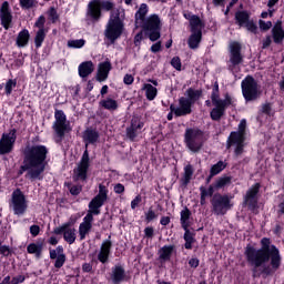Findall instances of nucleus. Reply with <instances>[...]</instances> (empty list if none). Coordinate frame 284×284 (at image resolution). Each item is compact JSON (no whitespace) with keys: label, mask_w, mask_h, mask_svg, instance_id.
I'll use <instances>...</instances> for the list:
<instances>
[{"label":"nucleus","mask_w":284,"mask_h":284,"mask_svg":"<svg viewBox=\"0 0 284 284\" xmlns=\"http://www.w3.org/2000/svg\"><path fill=\"white\" fill-rule=\"evenodd\" d=\"M219 97H221V91L219 89V82H215L211 93V101H216Z\"/></svg>","instance_id":"obj_52"},{"label":"nucleus","mask_w":284,"mask_h":284,"mask_svg":"<svg viewBox=\"0 0 284 284\" xmlns=\"http://www.w3.org/2000/svg\"><path fill=\"white\" fill-rule=\"evenodd\" d=\"M14 143H17V129H10L8 133H2L0 138V156L12 153Z\"/></svg>","instance_id":"obj_13"},{"label":"nucleus","mask_w":284,"mask_h":284,"mask_svg":"<svg viewBox=\"0 0 284 284\" xmlns=\"http://www.w3.org/2000/svg\"><path fill=\"white\" fill-rule=\"evenodd\" d=\"M192 176H194V166L192 164H187L184 166V173L182 179L180 180L181 187H185L190 185V181H192Z\"/></svg>","instance_id":"obj_37"},{"label":"nucleus","mask_w":284,"mask_h":284,"mask_svg":"<svg viewBox=\"0 0 284 284\" xmlns=\"http://www.w3.org/2000/svg\"><path fill=\"white\" fill-rule=\"evenodd\" d=\"M139 28H142V32H144L150 41L154 42L161 39V18H159V14L153 13L149 16L145 21L139 24Z\"/></svg>","instance_id":"obj_6"},{"label":"nucleus","mask_w":284,"mask_h":284,"mask_svg":"<svg viewBox=\"0 0 284 284\" xmlns=\"http://www.w3.org/2000/svg\"><path fill=\"white\" fill-rule=\"evenodd\" d=\"M225 168H227V163L223 161H219L216 164H213L210 170L211 176H216V174H221V172H223Z\"/></svg>","instance_id":"obj_44"},{"label":"nucleus","mask_w":284,"mask_h":284,"mask_svg":"<svg viewBox=\"0 0 284 284\" xmlns=\"http://www.w3.org/2000/svg\"><path fill=\"white\" fill-rule=\"evenodd\" d=\"M0 23L4 30H10L12 26V10L8 1L2 2L0 7Z\"/></svg>","instance_id":"obj_22"},{"label":"nucleus","mask_w":284,"mask_h":284,"mask_svg":"<svg viewBox=\"0 0 284 284\" xmlns=\"http://www.w3.org/2000/svg\"><path fill=\"white\" fill-rule=\"evenodd\" d=\"M65 187H68V190L72 196H79V194H81V192H83V186L81 184L72 185V183L68 182V183H65Z\"/></svg>","instance_id":"obj_45"},{"label":"nucleus","mask_w":284,"mask_h":284,"mask_svg":"<svg viewBox=\"0 0 284 284\" xmlns=\"http://www.w3.org/2000/svg\"><path fill=\"white\" fill-rule=\"evenodd\" d=\"M242 47L237 41L230 44V62L234 68L243 63V54L241 53Z\"/></svg>","instance_id":"obj_24"},{"label":"nucleus","mask_w":284,"mask_h":284,"mask_svg":"<svg viewBox=\"0 0 284 284\" xmlns=\"http://www.w3.org/2000/svg\"><path fill=\"white\" fill-rule=\"evenodd\" d=\"M17 88V79H9L4 84V94L6 97H10L12 94V90Z\"/></svg>","instance_id":"obj_46"},{"label":"nucleus","mask_w":284,"mask_h":284,"mask_svg":"<svg viewBox=\"0 0 284 284\" xmlns=\"http://www.w3.org/2000/svg\"><path fill=\"white\" fill-rule=\"evenodd\" d=\"M212 212L216 216H225L229 210H232V200L229 195L215 193L211 199Z\"/></svg>","instance_id":"obj_10"},{"label":"nucleus","mask_w":284,"mask_h":284,"mask_svg":"<svg viewBox=\"0 0 284 284\" xmlns=\"http://www.w3.org/2000/svg\"><path fill=\"white\" fill-rule=\"evenodd\" d=\"M156 219H159V214L154 211V206H150L145 213L146 223H152V221H156Z\"/></svg>","instance_id":"obj_47"},{"label":"nucleus","mask_w":284,"mask_h":284,"mask_svg":"<svg viewBox=\"0 0 284 284\" xmlns=\"http://www.w3.org/2000/svg\"><path fill=\"white\" fill-rule=\"evenodd\" d=\"M143 32L144 31H140L139 33L135 34V37H134V45L135 47L141 45V41H143Z\"/></svg>","instance_id":"obj_64"},{"label":"nucleus","mask_w":284,"mask_h":284,"mask_svg":"<svg viewBox=\"0 0 284 284\" xmlns=\"http://www.w3.org/2000/svg\"><path fill=\"white\" fill-rule=\"evenodd\" d=\"M79 77L88 79L94 72V63L92 61H84L78 67Z\"/></svg>","instance_id":"obj_34"},{"label":"nucleus","mask_w":284,"mask_h":284,"mask_svg":"<svg viewBox=\"0 0 284 284\" xmlns=\"http://www.w3.org/2000/svg\"><path fill=\"white\" fill-rule=\"evenodd\" d=\"M104 12H111L109 22L123 23L121 14H125L124 9H114V2L108 0H90L87 7V17L92 23L101 21Z\"/></svg>","instance_id":"obj_3"},{"label":"nucleus","mask_w":284,"mask_h":284,"mask_svg":"<svg viewBox=\"0 0 284 284\" xmlns=\"http://www.w3.org/2000/svg\"><path fill=\"white\" fill-rule=\"evenodd\" d=\"M112 235H109L108 240H104L100 246V252L98 253V261L105 265L110 261V254H112Z\"/></svg>","instance_id":"obj_23"},{"label":"nucleus","mask_w":284,"mask_h":284,"mask_svg":"<svg viewBox=\"0 0 284 284\" xmlns=\"http://www.w3.org/2000/svg\"><path fill=\"white\" fill-rule=\"evenodd\" d=\"M100 108H103L104 110H109V112H114L119 110V102L112 98L103 99L99 102Z\"/></svg>","instance_id":"obj_39"},{"label":"nucleus","mask_w":284,"mask_h":284,"mask_svg":"<svg viewBox=\"0 0 284 284\" xmlns=\"http://www.w3.org/2000/svg\"><path fill=\"white\" fill-rule=\"evenodd\" d=\"M11 203L13 207V213L17 216L26 214V211L28 210V201L26 200V194H23V191H21V189H17L12 192Z\"/></svg>","instance_id":"obj_14"},{"label":"nucleus","mask_w":284,"mask_h":284,"mask_svg":"<svg viewBox=\"0 0 284 284\" xmlns=\"http://www.w3.org/2000/svg\"><path fill=\"white\" fill-rule=\"evenodd\" d=\"M245 152V143L235 144L234 156H241Z\"/></svg>","instance_id":"obj_56"},{"label":"nucleus","mask_w":284,"mask_h":284,"mask_svg":"<svg viewBox=\"0 0 284 284\" xmlns=\"http://www.w3.org/2000/svg\"><path fill=\"white\" fill-rule=\"evenodd\" d=\"M110 278L113 284H122L128 281V274H125V267L121 264H116L111 268Z\"/></svg>","instance_id":"obj_25"},{"label":"nucleus","mask_w":284,"mask_h":284,"mask_svg":"<svg viewBox=\"0 0 284 284\" xmlns=\"http://www.w3.org/2000/svg\"><path fill=\"white\" fill-rule=\"evenodd\" d=\"M213 105H217L221 108L224 112H226L227 108L230 105L234 108L236 104L234 103V98L230 95V93L224 94V99L222 100L221 97L215 98V100H212Z\"/></svg>","instance_id":"obj_31"},{"label":"nucleus","mask_w":284,"mask_h":284,"mask_svg":"<svg viewBox=\"0 0 284 284\" xmlns=\"http://www.w3.org/2000/svg\"><path fill=\"white\" fill-rule=\"evenodd\" d=\"M241 143H245V135L232 131L226 140V149L230 150L232 145H240Z\"/></svg>","instance_id":"obj_36"},{"label":"nucleus","mask_w":284,"mask_h":284,"mask_svg":"<svg viewBox=\"0 0 284 284\" xmlns=\"http://www.w3.org/2000/svg\"><path fill=\"white\" fill-rule=\"evenodd\" d=\"M71 225L72 222H65L61 226L53 229V234L57 236L63 234V239L69 245H72L77 241V230L72 229Z\"/></svg>","instance_id":"obj_17"},{"label":"nucleus","mask_w":284,"mask_h":284,"mask_svg":"<svg viewBox=\"0 0 284 284\" xmlns=\"http://www.w3.org/2000/svg\"><path fill=\"white\" fill-rule=\"evenodd\" d=\"M247 128V121L246 120H241L240 124H239V130L235 131L239 134H242L243 136H245V130Z\"/></svg>","instance_id":"obj_55"},{"label":"nucleus","mask_w":284,"mask_h":284,"mask_svg":"<svg viewBox=\"0 0 284 284\" xmlns=\"http://www.w3.org/2000/svg\"><path fill=\"white\" fill-rule=\"evenodd\" d=\"M171 65L174 68V70H178V72H181L182 63H181V58L180 57H173L171 59Z\"/></svg>","instance_id":"obj_51"},{"label":"nucleus","mask_w":284,"mask_h":284,"mask_svg":"<svg viewBox=\"0 0 284 284\" xmlns=\"http://www.w3.org/2000/svg\"><path fill=\"white\" fill-rule=\"evenodd\" d=\"M186 95L181 97L179 99V105L180 108H176L174 104L170 105L171 112H174L175 116H187V114H192V105L203 97V90H194L192 88H189L186 90Z\"/></svg>","instance_id":"obj_4"},{"label":"nucleus","mask_w":284,"mask_h":284,"mask_svg":"<svg viewBox=\"0 0 284 284\" xmlns=\"http://www.w3.org/2000/svg\"><path fill=\"white\" fill-rule=\"evenodd\" d=\"M260 248L248 244L244 250L246 263L251 268L253 278H267L274 276L281 270L283 257L281 251L270 237H263L260 241Z\"/></svg>","instance_id":"obj_1"},{"label":"nucleus","mask_w":284,"mask_h":284,"mask_svg":"<svg viewBox=\"0 0 284 284\" xmlns=\"http://www.w3.org/2000/svg\"><path fill=\"white\" fill-rule=\"evenodd\" d=\"M82 139L85 143V148H88V145H97V143H99V139H101V134L97 129L88 128L83 131Z\"/></svg>","instance_id":"obj_26"},{"label":"nucleus","mask_w":284,"mask_h":284,"mask_svg":"<svg viewBox=\"0 0 284 284\" xmlns=\"http://www.w3.org/2000/svg\"><path fill=\"white\" fill-rule=\"evenodd\" d=\"M141 201H143V197H141V194L136 195L132 201H131V210H136L138 205H140Z\"/></svg>","instance_id":"obj_58"},{"label":"nucleus","mask_w":284,"mask_h":284,"mask_svg":"<svg viewBox=\"0 0 284 284\" xmlns=\"http://www.w3.org/2000/svg\"><path fill=\"white\" fill-rule=\"evenodd\" d=\"M83 45H85V40L83 39L68 41V48L81 49Z\"/></svg>","instance_id":"obj_48"},{"label":"nucleus","mask_w":284,"mask_h":284,"mask_svg":"<svg viewBox=\"0 0 284 284\" xmlns=\"http://www.w3.org/2000/svg\"><path fill=\"white\" fill-rule=\"evenodd\" d=\"M49 19L52 23H57L59 21V13L57 12V9L54 7H50L48 10Z\"/></svg>","instance_id":"obj_49"},{"label":"nucleus","mask_w":284,"mask_h":284,"mask_svg":"<svg viewBox=\"0 0 284 284\" xmlns=\"http://www.w3.org/2000/svg\"><path fill=\"white\" fill-rule=\"evenodd\" d=\"M271 34H272V39H273V43H275L276 45H281L284 41V29H283V21L282 20H277L272 30H271Z\"/></svg>","instance_id":"obj_27"},{"label":"nucleus","mask_w":284,"mask_h":284,"mask_svg":"<svg viewBox=\"0 0 284 284\" xmlns=\"http://www.w3.org/2000/svg\"><path fill=\"white\" fill-rule=\"evenodd\" d=\"M94 222V216L85 215L83 222L79 225V236L80 241H85V236L90 234L92 230V223Z\"/></svg>","instance_id":"obj_29"},{"label":"nucleus","mask_w":284,"mask_h":284,"mask_svg":"<svg viewBox=\"0 0 284 284\" xmlns=\"http://www.w3.org/2000/svg\"><path fill=\"white\" fill-rule=\"evenodd\" d=\"M111 70H112V62H110V60L101 62L98 68L97 81H99L100 83H103V81H106Z\"/></svg>","instance_id":"obj_30"},{"label":"nucleus","mask_w":284,"mask_h":284,"mask_svg":"<svg viewBox=\"0 0 284 284\" xmlns=\"http://www.w3.org/2000/svg\"><path fill=\"white\" fill-rule=\"evenodd\" d=\"M204 136L205 132H203V130L199 128H187L184 132V143L191 152L196 154L203 150L205 143Z\"/></svg>","instance_id":"obj_5"},{"label":"nucleus","mask_w":284,"mask_h":284,"mask_svg":"<svg viewBox=\"0 0 284 284\" xmlns=\"http://www.w3.org/2000/svg\"><path fill=\"white\" fill-rule=\"evenodd\" d=\"M22 10H31L34 7V0H19Z\"/></svg>","instance_id":"obj_50"},{"label":"nucleus","mask_w":284,"mask_h":284,"mask_svg":"<svg viewBox=\"0 0 284 284\" xmlns=\"http://www.w3.org/2000/svg\"><path fill=\"white\" fill-rule=\"evenodd\" d=\"M207 199V193L205 192V186H200V205H205Z\"/></svg>","instance_id":"obj_54"},{"label":"nucleus","mask_w":284,"mask_h":284,"mask_svg":"<svg viewBox=\"0 0 284 284\" xmlns=\"http://www.w3.org/2000/svg\"><path fill=\"white\" fill-rule=\"evenodd\" d=\"M145 123L141 121V116L133 115L130 122V125L125 130L126 139L129 141H136V136H139V130H143Z\"/></svg>","instance_id":"obj_19"},{"label":"nucleus","mask_w":284,"mask_h":284,"mask_svg":"<svg viewBox=\"0 0 284 284\" xmlns=\"http://www.w3.org/2000/svg\"><path fill=\"white\" fill-rule=\"evenodd\" d=\"M175 246L174 245H164L159 251V261L160 263H168V261L172 260V254H174Z\"/></svg>","instance_id":"obj_33"},{"label":"nucleus","mask_w":284,"mask_h":284,"mask_svg":"<svg viewBox=\"0 0 284 284\" xmlns=\"http://www.w3.org/2000/svg\"><path fill=\"white\" fill-rule=\"evenodd\" d=\"M225 116V112L222 110L221 106L214 105V108L210 112V118L212 121H221Z\"/></svg>","instance_id":"obj_43"},{"label":"nucleus","mask_w":284,"mask_h":284,"mask_svg":"<svg viewBox=\"0 0 284 284\" xmlns=\"http://www.w3.org/2000/svg\"><path fill=\"white\" fill-rule=\"evenodd\" d=\"M252 13L247 10H239L235 12V22L240 28H246L252 34H258V26L251 19Z\"/></svg>","instance_id":"obj_12"},{"label":"nucleus","mask_w":284,"mask_h":284,"mask_svg":"<svg viewBox=\"0 0 284 284\" xmlns=\"http://www.w3.org/2000/svg\"><path fill=\"white\" fill-rule=\"evenodd\" d=\"M30 43V31L28 29H22L16 39V45L19 48H26Z\"/></svg>","instance_id":"obj_38"},{"label":"nucleus","mask_w":284,"mask_h":284,"mask_svg":"<svg viewBox=\"0 0 284 284\" xmlns=\"http://www.w3.org/2000/svg\"><path fill=\"white\" fill-rule=\"evenodd\" d=\"M26 283V275H17L11 278V284Z\"/></svg>","instance_id":"obj_60"},{"label":"nucleus","mask_w":284,"mask_h":284,"mask_svg":"<svg viewBox=\"0 0 284 284\" xmlns=\"http://www.w3.org/2000/svg\"><path fill=\"white\" fill-rule=\"evenodd\" d=\"M30 234L33 237L39 236V234H41V226L33 224L30 226Z\"/></svg>","instance_id":"obj_57"},{"label":"nucleus","mask_w":284,"mask_h":284,"mask_svg":"<svg viewBox=\"0 0 284 284\" xmlns=\"http://www.w3.org/2000/svg\"><path fill=\"white\" fill-rule=\"evenodd\" d=\"M161 50H163V47L161 45V41H158L151 45V52H153V54H156V52H161Z\"/></svg>","instance_id":"obj_63"},{"label":"nucleus","mask_w":284,"mask_h":284,"mask_svg":"<svg viewBox=\"0 0 284 284\" xmlns=\"http://www.w3.org/2000/svg\"><path fill=\"white\" fill-rule=\"evenodd\" d=\"M33 27L38 28L34 37V47L37 50L43 45V41H45V37H48V29H45V16H40Z\"/></svg>","instance_id":"obj_18"},{"label":"nucleus","mask_w":284,"mask_h":284,"mask_svg":"<svg viewBox=\"0 0 284 284\" xmlns=\"http://www.w3.org/2000/svg\"><path fill=\"white\" fill-rule=\"evenodd\" d=\"M202 41L203 31H191V36L187 39V45L190 50H199Z\"/></svg>","instance_id":"obj_32"},{"label":"nucleus","mask_w":284,"mask_h":284,"mask_svg":"<svg viewBox=\"0 0 284 284\" xmlns=\"http://www.w3.org/2000/svg\"><path fill=\"white\" fill-rule=\"evenodd\" d=\"M258 192H261V183L256 182L244 195L243 205H246L251 212L258 210Z\"/></svg>","instance_id":"obj_15"},{"label":"nucleus","mask_w":284,"mask_h":284,"mask_svg":"<svg viewBox=\"0 0 284 284\" xmlns=\"http://www.w3.org/2000/svg\"><path fill=\"white\" fill-rule=\"evenodd\" d=\"M49 256L51 261H55V270H61L65 265V261H68L63 245H58L55 248L49 247Z\"/></svg>","instance_id":"obj_20"},{"label":"nucleus","mask_w":284,"mask_h":284,"mask_svg":"<svg viewBox=\"0 0 284 284\" xmlns=\"http://www.w3.org/2000/svg\"><path fill=\"white\" fill-rule=\"evenodd\" d=\"M125 28L124 23L120 22H108L104 30V37L110 41V43H116V40L121 39L123 30Z\"/></svg>","instance_id":"obj_16"},{"label":"nucleus","mask_w":284,"mask_h":284,"mask_svg":"<svg viewBox=\"0 0 284 284\" xmlns=\"http://www.w3.org/2000/svg\"><path fill=\"white\" fill-rule=\"evenodd\" d=\"M109 193H110V190H108V186H105V184H99V192L90 201L87 216H99V214H101V207L105 205Z\"/></svg>","instance_id":"obj_9"},{"label":"nucleus","mask_w":284,"mask_h":284,"mask_svg":"<svg viewBox=\"0 0 284 284\" xmlns=\"http://www.w3.org/2000/svg\"><path fill=\"white\" fill-rule=\"evenodd\" d=\"M241 89L245 103H254L261 99L262 92L258 90V82L254 77L246 75L241 82Z\"/></svg>","instance_id":"obj_7"},{"label":"nucleus","mask_w":284,"mask_h":284,"mask_svg":"<svg viewBox=\"0 0 284 284\" xmlns=\"http://www.w3.org/2000/svg\"><path fill=\"white\" fill-rule=\"evenodd\" d=\"M54 119L53 130L59 139L57 143H60L65 138V132H70L72 129L70 128V123H68V116L63 110H55Z\"/></svg>","instance_id":"obj_11"},{"label":"nucleus","mask_w":284,"mask_h":284,"mask_svg":"<svg viewBox=\"0 0 284 284\" xmlns=\"http://www.w3.org/2000/svg\"><path fill=\"white\" fill-rule=\"evenodd\" d=\"M148 12H149V8L146 3H141L140 8L136 10L135 16H134V26L135 28H139V26H141V23H143V21H145L148 18Z\"/></svg>","instance_id":"obj_35"},{"label":"nucleus","mask_w":284,"mask_h":284,"mask_svg":"<svg viewBox=\"0 0 284 284\" xmlns=\"http://www.w3.org/2000/svg\"><path fill=\"white\" fill-rule=\"evenodd\" d=\"M48 154L50 151L43 144L26 145L22 150V165L19 168L18 176H22L27 172L26 179L30 181L43 180L42 174L48 165Z\"/></svg>","instance_id":"obj_2"},{"label":"nucleus","mask_w":284,"mask_h":284,"mask_svg":"<svg viewBox=\"0 0 284 284\" xmlns=\"http://www.w3.org/2000/svg\"><path fill=\"white\" fill-rule=\"evenodd\" d=\"M232 183V176L230 175H224L219 178L215 181V190H223V187H227V185H230Z\"/></svg>","instance_id":"obj_42"},{"label":"nucleus","mask_w":284,"mask_h":284,"mask_svg":"<svg viewBox=\"0 0 284 284\" xmlns=\"http://www.w3.org/2000/svg\"><path fill=\"white\" fill-rule=\"evenodd\" d=\"M192 216V211L187 206L184 207V210L180 213V223L182 229L184 230V248L185 250H192V245L196 243V233L190 231V217Z\"/></svg>","instance_id":"obj_8"},{"label":"nucleus","mask_w":284,"mask_h":284,"mask_svg":"<svg viewBox=\"0 0 284 284\" xmlns=\"http://www.w3.org/2000/svg\"><path fill=\"white\" fill-rule=\"evenodd\" d=\"M144 236H145V239H154V227L146 226L144 229Z\"/></svg>","instance_id":"obj_61"},{"label":"nucleus","mask_w":284,"mask_h":284,"mask_svg":"<svg viewBox=\"0 0 284 284\" xmlns=\"http://www.w3.org/2000/svg\"><path fill=\"white\" fill-rule=\"evenodd\" d=\"M88 170H90V152L88 149L84 150L80 163L77 169V179L80 181L88 180Z\"/></svg>","instance_id":"obj_21"},{"label":"nucleus","mask_w":284,"mask_h":284,"mask_svg":"<svg viewBox=\"0 0 284 284\" xmlns=\"http://www.w3.org/2000/svg\"><path fill=\"white\" fill-rule=\"evenodd\" d=\"M258 26H260V30H262V32H267V30H271L272 28V21H264V20H258Z\"/></svg>","instance_id":"obj_53"},{"label":"nucleus","mask_w":284,"mask_h":284,"mask_svg":"<svg viewBox=\"0 0 284 284\" xmlns=\"http://www.w3.org/2000/svg\"><path fill=\"white\" fill-rule=\"evenodd\" d=\"M201 265V261L197 257H191L189 260V266L192 267L193 270H196Z\"/></svg>","instance_id":"obj_62"},{"label":"nucleus","mask_w":284,"mask_h":284,"mask_svg":"<svg viewBox=\"0 0 284 284\" xmlns=\"http://www.w3.org/2000/svg\"><path fill=\"white\" fill-rule=\"evenodd\" d=\"M191 32L203 31V21L199 16H193L190 20Z\"/></svg>","instance_id":"obj_41"},{"label":"nucleus","mask_w":284,"mask_h":284,"mask_svg":"<svg viewBox=\"0 0 284 284\" xmlns=\"http://www.w3.org/2000/svg\"><path fill=\"white\" fill-rule=\"evenodd\" d=\"M45 247V239H38L36 242L27 246L28 254H34L36 258L43 256V248Z\"/></svg>","instance_id":"obj_28"},{"label":"nucleus","mask_w":284,"mask_h":284,"mask_svg":"<svg viewBox=\"0 0 284 284\" xmlns=\"http://www.w3.org/2000/svg\"><path fill=\"white\" fill-rule=\"evenodd\" d=\"M113 192L115 194H124L125 193V185H123L122 183L115 184L114 187H113Z\"/></svg>","instance_id":"obj_59"},{"label":"nucleus","mask_w":284,"mask_h":284,"mask_svg":"<svg viewBox=\"0 0 284 284\" xmlns=\"http://www.w3.org/2000/svg\"><path fill=\"white\" fill-rule=\"evenodd\" d=\"M143 90H145V97L148 101H154L156 99V94H159V90L156 89V87L150 83H145L143 85Z\"/></svg>","instance_id":"obj_40"}]
</instances>
